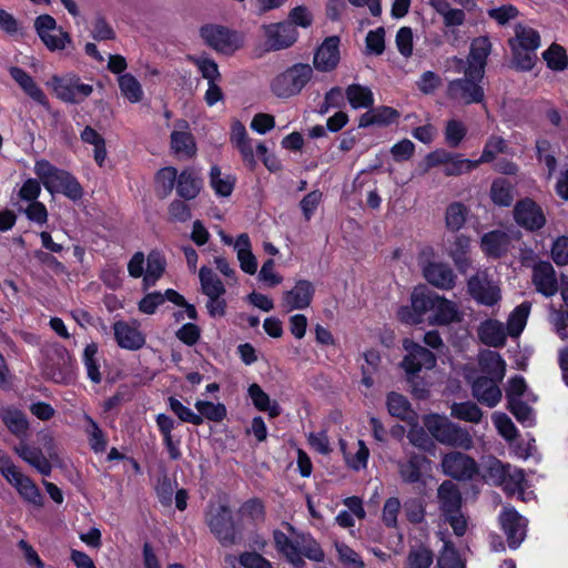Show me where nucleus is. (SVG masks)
<instances>
[{"mask_svg":"<svg viewBox=\"0 0 568 568\" xmlns=\"http://www.w3.org/2000/svg\"><path fill=\"white\" fill-rule=\"evenodd\" d=\"M247 395L254 407L260 412H266L271 418H276L282 414L280 404L276 400H271L268 394L258 384H251Z\"/></svg>","mask_w":568,"mask_h":568,"instance_id":"4c0bfd02","label":"nucleus"},{"mask_svg":"<svg viewBox=\"0 0 568 568\" xmlns=\"http://www.w3.org/2000/svg\"><path fill=\"white\" fill-rule=\"evenodd\" d=\"M507 409L525 427L534 425L532 408L521 399H511L507 402Z\"/></svg>","mask_w":568,"mask_h":568,"instance_id":"680f3d73","label":"nucleus"},{"mask_svg":"<svg viewBox=\"0 0 568 568\" xmlns=\"http://www.w3.org/2000/svg\"><path fill=\"white\" fill-rule=\"evenodd\" d=\"M302 535H274L275 544L278 551L295 567L304 565L303 556L308 559L321 562L324 560V551L315 541H308L301 545Z\"/></svg>","mask_w":568,"mask_h":568,"instance_id":"423d86ee","label":"nucleus"},{"mask_svg":"<svg viewBox=\"0 0 568 568\" xmlns=\"http://www.w3.org/2000/svg\"><path fill=\"white\" fill-rule=\"evenodd\" d=\"M442 541L444 546L437 560L438 568H465L464 561L450 541L445 538H442Z\"/></svg>","mask_w":568,"mask_h":568,"instance_id":"052dcab7","label":"nucleus"},{"mask_svg":"<svg viewBox=\"0 0 568 568\" xmlns=\"http://www.w3.org/2000/svg\"><path fill=\"white\" fill-rule=\"evenodd\" d=\"M11 78L19 84L23 92L37 103L47 106L49 100L43 90L36 83L33 78L20 67H11L9 69Z\"/></svg>","mask_w":568,"mask_h":568,"instance_id":"72a5a7b5","label":"nucleus"},{"mask_svg":"<svg viewBox=\"0 0 568 568\" xmlns=\"http://www.w3.org/2000/svg\"><path fill=\"white\" fill-rule=\"evenodd\" d=\"M314 70L311 64L295 62L278 72L270 83L271 92L281 100H288L300 95L311 83Z\"/></svg>","mask_w":568,"mask_h":568,"instance_id":"f03ea898","label":"nucleus"},{"mask_svg":"<svg viewBox=\"0 0 568 568\" xmlns=\"http://www.w3.org/2000/svg\"><path fill=\"white\" fill-rule=\"evenodd\" d=\"M171 148L176 154H183L192 158L196 154V144L194 136L190 132L173 131L171 133Z\"/></svg>","mask_w":568,"mask_h":568,"instance_id":"603ef678","label":"nucleus"},{"mask_svg":"<svg viewBox=\"0 0 568 568\" xmlns=\"http://www.w3.org/2000/svg\"><path fill=\"white\" fill-rule=\"evenodd\" d=\"M511 245V237L501 230L486 232L480 239V248L489 258H501L507 255Z\"/></svg>","mask_w":568,"mask_h":568,"instance_id":"a878e982","label":"nucleus"},{"mask_svg":"<svg viewBox=\"0 0 568 568\" xmlns=\"http://www.w3.org/2000/svg\"><path fill=\"white\" fill-rule=\"evenodd\" d=\"M507 150V143L501 136L491 135L481 152V155L478 160V165L481 163H491L496 160L497 153H505Z\"/></svg>","mask_w":568,"mask_h":568,"instance_id":"0e129e2a","label":"nucleus"},{"mask_svg":"<svg viewBox=\"0 0 568 568\" xmlns=\"http://www.w3.org/2000/svg\"><path fill=\"white\" fill-rule=\"evenodd\" d=\"M531 310V304L527 301L517 305L510 313L507 321V331L511 337H518L526 324Z\"/></svg>","mask_w":568,"mask_h":568,"instance_id":"09e8293b","label":"nucleus"},{"mask_svg":"<svg viewBox=\"0 0 568 568\" xmlns=\"http://www.w3.org/2000/svg\"><path fill=\"white\" fill-rule=\"evenodd\" d=\"M170 409L178 416L183 423H190L195 426L203 424V418L195 414L191 408L183 405L178 398L170 396L168 399Z\"/></svg>","mask_w":568,"mask_h":568,"instance_id":"69168bd1","label":"nucleus"},{"mask_svg":"<svg viewBox=\"0 0 568 568\" xmlns=\"http://www.w3.org/2000/svg\"><path fill=\"white\" fill-rule=\"evenodd\" d=\"M511 50L513 59L511 67L517 71H531L537 62L536 51H526L517 49L514 45L509 47Z\"/></svg>","mask_w":568,"mask_h":568,"instance_id":"e2e57ef3","label":"nucleus"},{"mask_svg":"<svg viewBox=\"0 0 568 568\" xmlns=\"http://www.w3.org/2000/svg\"><path fill=\"white\" fill-rule=\"evenodd\" d=\"M114 339L120 348L139 351L146 343L145 335L139 329L136 321L133 323L123 320L115 321L112 325Z\"/></svg>","mask_w":568,"mask_h":568,"instance_id":"6ab92c4d","label":"nucleus"},{"mask_svg":"<svg viewBox=\"0 0 568 568\" xmlns=\"http://www.w3.org/2000/svg\"><path fill=\"white\" fill-rule=\"evenodd\" d=\"M34 173L50 193H60L73 202L83 196V187L78 179L69 171L54 166L45 159L36 161Z\"/></svg>","mask_w":568,"mask_h":568,"instance_id":"f257e3e1","label":"nucleus"},{"mask_svg":"<svg viewBox=\"0 0 568 568\" xmlns=\"http://www.w3.org/2000/svg\"><path fill=\"white\" fill-rule=\"evenodd\" d=\"M195 408L202 418H206L210 422L220 423L226 418L227 409L222 403H213L210 400H196Z\"/></svg>","mask_w":568,"mask_h":568,"instance_id":"13d9d810","label":"nucleus"},{"mask_svg":"<svg viewBox=\"0 0 568 568\" xmlns=\"http://www.w3.org/2000/svg\"><path fill=\"white\" fill-rule=\"evenodd\" d=\"M235 250L241 270L250 275L257 271V260L252 252V244L247 233H241L235 241Z\"/></svg>","mask_w":568,"mask_h":568,"instance_id":"58836bf2","label":"nucleus"},{"mask_svg":"<svg viewBox=\"0 0 568 568\" xmlns=\"http://www.w3.org/2000/svg\"><path fill=\"white\" fill-rule=\"evenodd\" d=\"M485 74L464 70V77L447 83L446 97L464 105L481 104L485 102V90L481 85Z\"/></svg>","mask_w":568,"mask_h":568,"instance_id":"39448f33","label":"nucleus"},{"mask_svg":"<svg viewBox=\"0 0 568 568\" xmlns=\"http://www.w3.org/2000/svg\"><path fill=\"white\" fill-rule=\"evenodd\" d=\"M481 477L485 481L495 486H513V489L519 488L525 480V474L521 469L511 471L510 465L501 463L496 457H490L483 465Z\"/></svg>","mask_w":568,"mask_h":568,"instance_id":"ddd939ff","label":"nucleus"},{"mask_svg":"<svg viewBox=\"0 0 568 568\" xmlns=\"http://www.w3.org/2000/svg\"><path fill=\"white\" fill-rule=\"evenodd\" d=\"M239 532L248 531L265 519V506L261 498L245 500L236 510Z\"/></svg>","mask_w":568,"mask_h":568,"instance_id":"b1692460","label":"nucleus"},{"mask_svg":"<svg viewBox=\"0 0 568 568\" xmlns=\"http://www.w3.org/2000/svg\"><path fill=\"white\" fill-rule=\"evenodd\" d=\"M443 473L456 480H470L479 473L476 460L467 454L450 452L442 459Z\"/></svg>","mask_w":568,"mask_h":568,"instance_id":"2eb2a0df","label":"nucleus"},{"mask_svg":"<svg viewBox=\"0 0 568 568\" xmlns=\"http://www.w3.org/2000/svg\"><path fill=\"white\" fill-rule=\"evenodd\" d=\"M13 452L30 466L36 468L41 475L50 476L52 466L48 458L43 455L41 448L30 446L26 440H20L13 447Z\"/></svg>","mask_w":568,"mask_h":568,"instance_id":"7c9ffc66","label":"nucleus"},{"mask_svg":"<svg viewBox=\"0 0 568 568\" xmlns=\"http://www.w3.org/2000/svg\"><path fill=\"white\" fill-rule=\"evenodd\" d=\"M508 45L536 51L540 47V34L537 30L518 23L515 27V37L508 39Z\"/></svg>","mask_w":568,"mask_h":568,"instance_id":"ea45409f","label":"nucleus"},{"mask_svg":"<svg viewBox=\"0 0 568 568\" xmlns=\"http://www.w3.org/2000/svg\"><path fill=\"white\" fill-rule=\"evenodd\" d=\"M166 260L159 251H151L146 258V271L143 277L145 288L154 286L165 272Z\"/></svg>","mask_w":568,"mask_h":568,"instance_id":"c03bdc74","label":"nucleus"},{"mask_svg":"<svg viewBox=\"0 0 568 568\" xmlns=\"http://www.w3.org/2000/svg\"><path fill=\"white\" fill-rule=\"evenodd\" d=\"M532 282L539 293L552 296L558 290L555 270L549 262L541 261L534 266Z\"/></svg>","mask_w":568,"mask_h":568,"instance_id":"2f4dec72","label":"nucleus"},{"mask_svg":"<svg viewBox=\"0 0 568 568\" xmlns=\"http://www.w3.org/2000/svg\"><path fill=\"white\" fill-rule=\"evenodd\" d=\"M547 68L555 72H562L568 69V54L566 49L554 42L541 54Z\"/></svg>","mask_w":568,"mask_h":568,"instance_id":"de8ad7c7","label":"nucleus"},{"mask_svg":"<svg viewBox=\"0 0 568 568\" xmlns=\"http://www.w3.org/2000/svg\"><path fill=\"white\" fill-rule=\"evenodd\" d=\"M210 183L215 194L219 196H230L234 190V180H231L230 176L222 179L221 170L217 165L211 168Z\"/></svg>","mask_w":568,"mask_h":568,"instance_id":"338daca9","label":"nucleus"},{"mask_svg":"<svg viewBox=\"0 0 568 568\" xmlns=\"http://www.w3.org/2000/svg\"><path fill=\"white\" fill-rule=\"evenodd\" d=\"M201 292L206 296L224 295L226 293L223 282L207 266L203 265L199 272Z\"/></svg>","mask_w":568,"mask_h":568,"instance_id":"8fccbe9b","label":"nucleus"},{"mask_svg":"<svg viewBox=\"0 0 568 568\" xmlns=\"http://www.w3.org/2000/svg\"><path fill=\"white\" fill-rule=\"evenodd\" d=\"M77 362L65 346L54 343L43 352L42 375L47 381L68 385L74 379Z\"/></svg>","mask_w":568,"mask_h":568,"instance_id":"7ed1b4c3","label":"nucleus"},{"mask_svg":"<svg viewBox=\"0 0 568 568\" xmlns=\"http://www.w3.org/2000/svg\"><path fill=\"white\" fill-rule=\"evenodd\" d=\"M200 36L209 47L224 54L234 53L243 44L239 32L219 24L201 27Z\"/></svg>","mask_w":568,"mask_h":568,"instance_id":"1a4fd4ad","label":"nucleus"},{"mask_svg":"<svg viewBox=\"0 0 568 568\" xmlns=\"http://www.w3.org/2000/svg\"><path fill=\"white\" fill-rule=\"evenodd\" d=\"M452 416L468 423H479L483 418V412L479 406L470 400L454 403L452 406Z\"/></svg>","mask_w":568,"mask_h":568,"instance_id":"6e6d98bb","label":"nucleus"},{"mask_svg":"<svg viewBox=\"0 0 568 568\" xmlns=\"http://www.w3.org/2000/svg\"><path fill=\"white\" fill-rule=\"evenodd\" d=\"M515 222L528 232H537L546 225V215L542 207L532 199L524 197L514 206Z\"/></svg>","mask_w":568,"mask_h":568,"instance_id":"dca6fc26","label":"nucleus"},{"mask_svg":"<svg viewBox=\"0 0 568 568\" xmlns=\"http://www.w3.org/2000/svg\"><path fill=\"white\" fill-rule=\"evenodd\" d=\"M315 286L308 280H297L295 285L283 293V307L287 311L305 310L314 298Z\"/></svg>","mask_w":568,"mask_h":568,"instance_id":"4be33fe9","label":"nucleus"},{"mask_svg":"<svg viewBox=\"0 0 568 568\" xmlns=\"http://www.w3.org/2000/svg\"><path fill=\"white\" fill-rule=\"evenodd\" d=\"M428 464L429 460L425 455L416 453L409 454L407 460L398 465V473L402 480L406 484L420 483L423 469Z\"/></svg>","mask_w":568,"mask_h":568,"instance_id":"c9c22d12","label":"nucleus"},{"mask_svg":"<svg viewBox=\"0 0 568 568\" xmlns=\"http://www.w3.org/2000/svg\"><path fill=\"white\" fill-rule=\"evenodd\" d=\"M176 195L184 201L195 200L202 189L203 179L194 166H185L178 174Z\"/></svg>","mask_w":568,"mask_h":568,"instance_id":"393cba45","label":"nucleus"},{"mask_svg":"<svg viewBox=\"0 0 568 568\" xmlns=\"http://www.w3.org/2000/svg\"><path fill=\"white\" fill-rule=\"evenodd\" d=\"M466 221V207L460 202H454L446 210V226L450 231H458Z\"/></svg>","mask_w":568,"mask_h":568,"instance_id":"774afa93","label":"nucleus"},{"mask_svg":"<svg viewBox=\"0 0 568 568\" xmlns=\"http://www.w3.org/2000/svg\"><path fill=\"white\" fill-rule=\"evenodd\" d=\"M122 95L131 103H138L143 98V90L140 82L131 73L121 74L118 79Z\"/></svg>","mask_w":568,"mask_h":568,"instance_id":"4d7b16f0","label":"nucleus"},{"mask_svg":"<svg viewBox=\"0 0 568 568\" xmlns=\"http://www.w3.org/2000/svg\"><path fill=\"white\" fill-rule=\"evenodd\" d=\"M425 280L434 287L449 291L455 287L457 276L453 268L444 262H420Z\"/></svg>","mask_w":568,"mask_h":568,"instance_id":"412c9836","label":"nucleus"},{"mask_svg":"<svg viewBox=\"0 0 568 568\" xmlns=\"http://www.w3.org/2000/svg\"><path fill=\"white\" fill-rule=\"evenodd\" d=\"M236 511L225 503L210 501L205 511V521L211 532H239Z\"/></svg>","mask_w":568,"mask_h":568,"instance_id":"f3484780","label":"nucleus"},{"mask_svg":"<svg viewBox=\"0 0 568 568\" xmlns=\"http://www.w3.org/2000/svg\"><path fill=\"white\" fill-rule=\"evenodd\" d=\"M467 293L479 305L495 306L501 300L498 285L494 284L487 275L476 273L466 283Z\"/></svg>","mask_w":568,"mask_h":568,"instance_id":"a211bd4d","label":"nucleus"},{"mask_svg":"<svg viewBox=\"0 0 568 568\" xmlns=\"http://www.w3.org/2000/svg\"><path fill=\"white\" fill-rule=\"evenodd\" d=\"M480 366L484 373L490 378L500 382L506 372V362L497 352H488L487 356L480 359Z\"/></svg>","mask_w":568,"mask_h":568,"instance_id":"5fc2aeb1","label":"nucleus"},{"mask_svg":"<svg viewBox=\"0 0 568 568\" xmlns=\"http://www.w3.org/2000/svg\"><path fill=\"white\" fill-rule=\"evenodd\" d=\"M473 396L483 405L493 408L501 399L498 381L486 375L478 376L471 385Z\"/></svg>","mask_w":568,"mask_h":568,"instance_id":"cd10ccee","label":"nucleus"},{"mask_svg":"<svg viewBox=\"0 0 568 568\" xmlns=\"http://www.w3.org/2000/svg\"><path fill=\"white\" fill-rule=\"evenodd\" d=\"M98 353L99 345L92 342L84 347L82 354V363L85 367L87 376L93 384H100L102 382Z\"/></svg>","mask_w":568,"mask_h":568,"instance_id":"49530a36","label":"nucleus"},{"mask_svg":"<svg viewBox=\"0 0 568 568\" xmlns=\"http://www.w3.org/2000/svg\"><path fill=\"white\" fill-rule=\"evenodd\" d=\"M500 528L504 532H526L528 520L514 507L504 509L499 515Z\"/></svg>","mask_w":568,"mask_h":568,"instance_id":"3c124183","label":"nucleus"},{"mask_svg":"<svg viewBox=\"0 0 568 568\" xmlns=\"http://www.w3.org/2000/svg\"><path fill=\"white\" fill-rule=\"evenodd\" d=\"M466 134L467 128L460 120L450 119L446 122L444 135L448 146L458 148Z\"/></svg>","mask_w":568,"mask_h":568,"instance_id":"bf43d9fd","label":"nucleus"},{"mask_svg":"<svg viewBox=\"0 0 568 568\" xmlns=\"http://www.w3.org/2000/svg\"><path fill=\"white\" fill-rule=\"evenodd\" d=\"M178 169L174 166H164L159 169L154 174V191L160 200L170 196L173 190H176Z\"/></svg>","mask_w":568,"mask_h":568,"instance_id":"e433bc0d","label":"nucleus"},{"mask_svg":"<svg viewBox=\"0 0 568 568\" xmlns=\"http://www.w3.org/2000/svg\"><path fill=\"white\" fill-rule=\"evenodd\" d=\"M386 406L388 413L400 420H406L412 413V406L407 397L397 392L387 394Z\"/></svg>","mask_w":568,"mask_h":568,"instance_id":"864d4df0","label":"nucleus"},{"mask_svg":"<svg viewBox=\"0 0 568 568\" xmlns=\"http://www.w3.org/2000/svg\"><path fill=\"white\" fill-rule=\"evenodd\" d=\"M491 53V42L487 36L473 39L467 58L466 70L485 74L488 57Z\"/></svg>","mask_w":568,"mask_h":568,"instance_id":"c756f323","label":"nucleus"},{"mask_svg":"<svg viewBox=\"0 0 568 568\" xmlns=\"http://www.w3.org/2000/svg\"><path fill=\"white\" fill-rule=\"evenodd\" d=\"M0 418L8 430L19 440H26L29 432V420L26 414L16 407H1Z\"/></svg>","mask_w":568,"mask_h":568,"instance_id":"473e14b6","label":"nucleus"},{"mask_svg":"<svg viewBox=\"0 0 568 568\" xmlns=\"http://www.w3.org/2000/svg\"><path fill=\"white\" fill-rule=\"evenodd\" d=\"M51 85L58 99L71 104L82 102L93 92L92 85L81 83L77 74L65 77L53 75L51 78Z\"/></svg>","mask_w":568,"mask_h":568,"instance_id":"4468645a","label":"nucleus"},{"mask_svg":"<svg viewBox=\"0 0 568 568\" xmlns=\"http://www.w3.org/2000/svg\"><path fill=\"white\" fill-rule=\"evenodd\" d=\"M345 97L354 110L369 109L374 105L375 99L368 87L353 83L345 89Z\"/></svg>","mask_w":568,"mask_h":568,"instance_id":"37998d69","label":"nucleus"},{"mask_svg":"<svg viewBox=\"0 0 568 568\" xmlns=\"http://www.w3.org/2000/svg\"><path fill=\"white\" fill-rule=\"evenodd\" d=\"M339 43L337 36H331L317 47L313 58V64L317 71L331 72L336 69L341 60Z\"/></svg>","mask_w":568,"mask_h":568,"instance_id":"aec40b11","label":"nucleus"},{"mask_svg":"<svg viewBox=\"0 0 568 568\" xmlns=\"http://www.w3.org/2000/svg\"><path fill=\"white\" fill-rule=\"evenodd\" d=\"M16 488L19 496L28 504L36 508H41L44 505V496L36 483L27 475L21 473L11 483Z\"/></svg>","mask_w":568,"mask_h":568,"instance_id":"f704fd0d","label":"nucleus"},{"mask_svg":"<svg viewBox=\"0 0 568 568\" xmlns=\"http://www.w3.org/2000/svg\"><path fill=\"white\" fill-rule=\"evenodd\" d=\"M436 292L423 286L416 287L410 294V304L402 305L396 313L398 321L406 325H418L424 322L427 312L434 308Z\"/></svg>","mask_w":568,"mask_h":568,"instance_id":"0eeeda50","label":"nucleus"},{"mask_svg":"<svg viewBox=\"0 0 568 568\" xmlns=\"http://www.w3.org/2000/svg\"><path fill=\"white\" fill-rule=\"evenodd\" d=\"M434 301L433 315L429 317V324L446 326L463 321V313L457 304L436 293Z\"/></svg>","mask_w":568,"mask_h":568,"instance_id":"bb28decb","label":"nucleus"},{"mask_svg":"<svg viewBox=\"0 0 568 568\" xmlns=\"http://www.w3.org/2000/svg\"><path fill=\"white\" fill-rule=\"evenodd\" d=\"M428 168L444 165V174L446 176H458L464 173L471 172L478 166V162L464 159L459 153H453L444 149H437L426 155Z\"/></svg>","mask_w":568,"mask_h":568,"instance_id":"9b49d317","label":"nucleus"},{"mask_svg":"<svg viewBox=\"0 0 568 568\" xmlns=\"http://www.w3.org/2000/svg\"><path fill=\"white\" fill-rule=\"evenodd\" d=\"M490 200L495 205L508 207L514 201V185L504 178H497L490 186Z\"/></svg>","mask_w":568,"mask_h":568,"instance_id":"a18cd8bd","label":"nucleus"},{"mask_svg":"<svg viewBox=\"0 0 568 568\" xmlns=\"http://www.w3.org/2000/svg\"><path fill=\"white\" fill-rule=\"evenodd\" d=\"M439 508L445 523L453 528V532H466L467 519L462 513V494L450 480H444L437 490Z\"/></svg>","mask_w":568,"mask_h":568,"instance_id":"20e7f679","label":"nucleus"},{"mask_svg":"<svg viewBox=\"0 0 568 568\" xmlns=\"http://www.w3.org/2000/svg\"><path fill=\"white\" fill-rule=\"evenodd\" d=\"M478 335L485 345L495 348L503 347L507 338L503 324L494 320L485 321L478 329Z\"/></svg>","mask_w":568,"mask_h":568,"instance_id":"a19ab883","label":"nucleus"},{"mask_svg":"<svg viewBox=\"0 0 568 568\" xmlns=\"http://www.w3.org/2000/svg\"><path fill=\"white\" fill-rule=\"evenodd\" d=\"M403 347L407 354L404 356L400 366L408 377L416 376L423 368L433 369L436 366L437 358L427 347L409 338L403 341Z\"/></svg>","mask_w":568,"mask_h":568,"instance_id":"f8f14e48","label":"nucleus"},{"mask_svg":"<svg viewBox=\"0 0 568 568\" xmlns=\"http://www.w3.org/2000/svg\"><path fill=\"white\" fill-rule=\"evenodd\" d=\"M430 435L442 444L469 449L473 439L466 429L438 415L426 422Z\"/></svg>","mask_w":568,"mask_h":568,"instance_id":"6e6552de","label":"nucleus"},{"mask_svg":"<svg viewBox=\"0 0 568 568\" xmlns=\"http://www.w3.org/2000/svg\"><path fill=\"white\" fill-rule=\"evenodd\" d=\"M266 44L277 51L292 47L298 38L296 28L291 22H278L265 27Z\"/></svg>","mask_w":568,"mask_h":568,"instance_id":"5701e85b","label":"nucleus"},{"mask_svg":"<svg viewBox=\"0 0 568 568\" xmlns=\"http://www.w3.org/2000/svg\"><path fill=\"white\" fill-rule=\"evenodd\" d=\"M470 240L466 235H457L453 242L449 256L452 257L459 273L465 274L470 267V258L468 256Z\"/></svg>","mask_w":568,"mask_h":568,"instance_id":"79ce46f5","label":"nucleus"},{"mask_svg":"<svg viewBox=\"0 0 568 568\" xmlns=\"http://www.w3.org/2000/svg\"><path fill=\"white\" fill-rule=\"evenodd\" d=\"M400 118V113L393 106L379 105L369 108L358 118V128L366 129L373 125L388 126Z\"/></svg>","mask_w":568,"mask_h":568,"instance_id":"c85d7f7f","label":"nucleus"},{"mask_svg":"<svg viewBox=\"0 0 568 568\" xmlns=\"http://www.w3.org/2000/svg\"><path fill=\"white\" fill-rule=\"evenodd\" d=\"M34 30L42 43L51 52L61 51L72 43L70 33L58 26L55 19L48 13L36 18Z\"/></svg>","mask_w":568,"mask_h":568,"instance_id":"9d476101","label":"nucleus"}]
</instances>
